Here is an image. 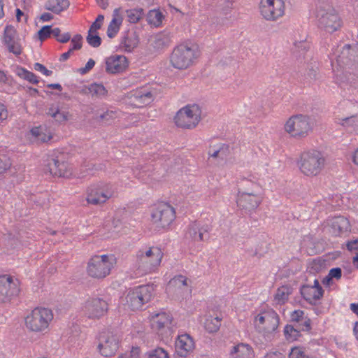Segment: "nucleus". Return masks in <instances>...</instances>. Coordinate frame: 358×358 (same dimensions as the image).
<instances>
[{
	"label": "nucleus",
	"mask_w": 358,
	"mask_h": 358,
	"mask_svg": "<svg viewBox=\"0 0 358 358\" xmlns=\"http://www.w3.org/2000/svg\"><path fill=\"white\" fill-rule=\"evenodd\" d=\"M164 254L158 247H143L136 252L134 266L137 274L145 275L155 271L161 264Z\"/></svg>",
	"instance_id": "obj_1"
},
{
	"label": "nucleus",
	"mask_w": 358,
	"mask_h": 358,
	"mask_svg": "<svg viewBox=\"0 0 358 358\" xmlns=\"http://www.w3.org/2000/svg\"><path fill=\"white\" fill-rule=\"evenodd\" d=\"M242 186L237 193V206L245 212L253 211L263 199L261 187L257 183L248 180H243Z\"/></svg>",
	"instance_id": "obj_2"
},
{
	"label": "nucleus",
	"mask_w": 358,
	"mask_h": 358,
	"mask_svg": "<svg viewBox=\"0 0 358 358\" xmlns=\"http://www.w3.org/2000/svg\"><path fill=\"white\" fill-rule=\"evenodd\" d=\"M200 55L199 47L193 43H181L177 45L170 56L171 66L183 70L192 66Z\"/></svg>",
	"instance_id": "obj_3"
},
{
	"label": "nucleus",
	"mask_w": 358,
	"mask_h": 358,
	"mask_svg": "<svg viewBox=\"0 0 358 358\" xmlns=\"http://www.w3.org/2000/svg\"><path fill=\"white\" fill-rule=\"evenodd\" d=\"M326 162V158L321 152L312 150L301 155L297 165L304 176L314 177L320 174L325 167Z\"/></svg>",
	"instance_id": "obj_4"
},
{
	"label": "nucleus",
	"mask_w": 358,
	"mask_h": 358,
	"mask_svg": "<svg viewBox=\"0 0 358 358\" xmlns=\"http://www.w3.org/2000/svg\"><path fill=\"white\" fill-rule=\"evenodd\" d=\"M316 17L318 27L325 31L333 33L341 28L342 22L336 10L329 4L317 5Z\"/></svg>",
	"instance_id": "obj_5"
},
{
	"label": "nucleus",
	"mask_w": 358,
	"mask_h": 358,
	"mask_svg": "<svg viewBox=\"0 0 358 358\" xmlns=\"http://www.w3.org/2000/svg\"><path fill=\"white\" fill-rule=\"evenodd\" d=\"M115 264L116 259L113 255H94L87 263V272L93 278H104L110 273Z\"/></svg>",
	"instance_id": "obj_6"
},
{
	"label": "nucleus",
	"mask_w": 358,
	"mask_h": 358,
	"mask_svg": "<svg viewBox=\"0 0 358 358\" xmlns=\"http://www.w3.org/2000/svg\"><path fill=\"white\" fill-rule=\"evenodd\" d=\"M52 319L50 309L36 308L25 317V325L31 331L42 332L48 329Z\"/></svg>",
	"instance_id": "obj_7"
},
{
	"label": "nucleus",
	"mask_w": 358,
	"mask_h": 358,
	"mask_svg": "<svg viewBox=\"0 0 358 358\" xmlns=\"http://www.w3.org/2000/svg\"><path fill=\"white\" fill-rule=\"evenodd\" d=\"M201 115V110L198 105H187L177 112L174 121L178 127L192 129L198 125Z\"/></svg>",
	"instance_id": "obj_8"
},
{
	"label": "nucleus",
	"mask_w": 358,
	"mask_h": 358,
	"mask_svg": "<svg viewBox=\"0 0 358 358\" xmlns=\"http://www.w3.org/2000/svg\"><path fill=\"white\" fill-rule=\"evenodd\" d=\"M284 129L292 137L303 138L312 130L313 123L309 116L299 114L290 117L285 124Z\"/></svg>",
	"instance_id": "obj_9"
},
{
	"label": "nucleus",
	"mask_w": 358,
	"mask_h": 358,
	"mask_svg": "<svg viewBox=\"0 0 358 358\" xmlns=\"http://www.w3.org/2000/svg\"><path fill=\"white\" fill-rule=\"evenodd\" d=\"M86 195V201L88 204L98 206L105 203L113 197L115 190L110 184H94L87 189Z\"/></svg>",
	"instance_id": "obj_10"
},
{
	"label": "nucleus",
	"mask_w": 358,
	"mask_h": 358,
	"mask_svg": "<svg viewBox=\"0 0 358 358\" xmlns=\"http://www.w3.org/2000/svg\"><path fill=\"white\" fill-rule=\"evenodd\" d=\"M152 292L153 287L148 285L138 286L129 290L126 296L128 306L133 310L141 308L143 304L150 301Z\"/></svg>",
	"instance_id": "obj_11"
},
{
	"label": "nucleus",
	"mask_w": 358,
	"mask_h": 358,
	"mask_svg": "<svg viewBox=\"0 0 358 358\" xmlns=\"http://www.w3.org/2000/svg\"><path fill=\"white\" fill-rule=\"evenodd\" d=\"M259 10L264 20L275 22L285 15V3L283 0H261Z\"/></svg>",
	"instance_id": "obj_12"
},
{
	"label": "nucleus",
	"mask_w": 358,
	"mask_h": 358,
	"mask_svg": "<svg viewBox=\"0 0 358 358\" xmlns=\"http://www.w3.org/2000/svg\"><path fill=\"white\" fill-rule=\"evenodd\" d=\"M255 328L258 331L264 334L275 332L280 323V317L278 313L273 309L258 314L254 320Z\"/></svg>",
	"instance_id": "obj_13"
},
{
	"label": "nucleus",
	"mask_w": 358,
	"mask_h": 358,
	"mask_svg": "<svg viewBox=\"0 0 358 358\" xmlns=\"http://www.w3.org/2000/svg\"><path fill=\"white\" fill-rule=\"evenodd\" d=\"M2 48L15 57H19L23 52L22 40L16 30L12 25H6L1 36Z\"/></svg>",
	"instance_id": "obj_14"
},
{
	"label": "nucleus",
	"mask_w": 358,
	"mask_h": 358,
	"mask_svg": "<svg viewBox=\"0 0 358 358\" xmlns=\"http://www.w3.org/2000/svg\"><path fill=\"white\" fill-rule=\"evenodd\" d=\"M120 338L117 334L110 331H102L98 338L97 349L104 357L114 355L119 348Z\"/></svg>",
	"instance_id": "obj_15"
},
{
	"label": "nucleus",
	"mask_w": 358,
	"mask_h": 358,
	"mask_svg": "<svg viewBox=\"0 0 358 358\" xmlns=\"http://www.w3.org/2000/svg\"><path fill=\"white\" fill-rule=\"evenodd\" d=\"M151 217L152 221L157 227L165 228L175 220L176 212L169 203H162L153 210Z\"/></svg>",
	"instance_id": "obj_16"
},
{
	"label": "nucleus",
	"mask_w": 358,
	"mask_h": 358,
	"mask_svg": "<svg viewBox=\"0 0 358 358\" xmlns=\"http://www.w3.org/2000/svg\"><path fill=\"white\" fill-rule=\"evenodd\" d=\"M82 311L89 319H99L108 311V303L100 298H91L83 304Z\"/></svg>",
	"instance_id": "obj_17"
},
{
	"label": "nucleus",
	"mask_w": 358,
	"mask_h": 358,
	"mask_svg": "<svg viewBox=\"0 0 358 358\" xmlns=\"http://www.w3.org/2000/svg\"><path fill=\"white\" fill-rule=\"evenodd\" d=\"M211 230L212 227L210 224L195 221L187 227L185 238L188 242H202L206 240L205 234H208Z\"/></svg>",
	"instance_id": "obj_18"
},
{
	"label": "nucleus",
	"mask_w": 358,
	"mask_h": 358,
	"mask_svg": "<svg viewBox=\"0 0 358 358\" xmlns=\"http://www.w3.org/2000/svg\"><path fill=\"white\" fill-rule=\"evenodd\" d=\"M166 291L176 299L183 298L191 289L187 284V278L182 275L173 278L168 283Z\"/></svg>",
	"instance_id": "obj_19"
},
{
	"label": "nucleus",
	"mask_w": 358,
	"mask_h": 358,
	"mask_svg": "<svg viewBox=\"0 0 358 358\" xmlns=\"http://www.w3.org/2000/svg\"><path fill=\"white\" fill-rule=\"evenodd\" d=\"M176 358H187L195 348V343L189 334H183L178 336L175 343Z\"/></svg>",
	"instance_id": "obj_20"
},
{
	"label": "nucleus",
	"mask_w": 358,
	"mask_h": 358,
	"mask_svg": "<svg viewBox=\"0 0 358 358\" xmlns=\"http://www.w3.org/2000/svg\"><path fill=\"white\" fill-rule=\"evenodd\" d=\"M18 288L9 275L0 276V302H6L10 297L17 294Z\"/></svg>",
	"instance_id": "obj_21"
},
{
	"label": "nucleus",
	"mask_w": 358,
	"mask_h": 358,
	"mask_svg": "<svg viewBox=\"0 0 358 358\" xmlns=\"http://www.w3.org/2000/svg\"><path fill=\"white\" fill-rule=\"evenodd\" d=\"M303 298L310 303L320 299L324 294V289L320 285L319 280L315 279L313 285H304L300 289Z\"/></svg>",
	"instance_id": "obj_22"
},
{
	"label": "nucleus",
	"mask_w": 358,
	"mask_h": 358,
	"mask_svg": "<svg viewBox=\"0 0 358 358\" xmlns=\"http://www.w3.org/2000/svg\"><path fill=\"white\" fill-rule=\"evenodd\" d=\"M48 167L50 173L53 176L64 178H70L75 176L73 173L71 165L66 162H60L57 159H52V161L49 162Z\"/></svg>",
	"instance_id": "obj_23"
},
{
	"label": "nucleus",
	"mask_w": 358,
	"mask_h": 358,
	"mask_svg": "<svg viewBox=\"0 0 358 358\" xmlns=\"http://www.w3.org/2000/svg\"><path fill=\"white\" fill-rule=\"evenodd\" d=\"M336 60L341 66H347L352 62H358V45H345Z\"/></svg>",
	"instance_id": "obj_24"
},
{
	"label": "nucleus",
	"mask_w": 358,
	"mask_h": 358,
	"mask_svg": "<svg viewBox=\"0 0 358 358\" xmlns=\"http://www.w3.org/2000/svg\"><path fill=\"white\" fill-rule=\"evenodd\" d=\"M127 66V59L123 55H112L106 59V70L109 73L122 71Z\"/></svg>",
	"instance_id": "obj_25"
},
{
	"label": "nucleus",
	"mask_w": 358,
	"mask_h": 358,
	"mask_svg": "<svg viewBox=\"0 0 358 358\" xmlns=\"http://www.w3.org/2000/svg\"><path fill=\"white\" fill-rule=\"evenodd\" d=\"M172 320L173 317L169 313L164 312L156 313L151 317L152 328L159 331L166 329H171L173 327Z\"/></svg>",
	"instance_id": "obj_26"
},
{
	"label": "nucleus",
	"mask_w": 358,
	"mask_h": 358,
	"mask_svg": "<svg viewBox=\"0 0 358 358\" xmlns=\"http://www.w3.org/2000/svg\"><path fill=\"white\" fill-rule=\"evenodd\" d=\"M131 99L135 105L138 107H142L153 101L154 94L150 89L142 87L133 92Z\"/></svg>",
	"instance_id": "obj_27"
},
{
	"label": "nucleus",
	"mask_w": 358,
	"mask_h": 358,
	"mask_svg": "<svg viewBox=\"0 0 358 358\" xmlns=\"http://www.w3.org/2000/svg\"><path fill=\"white\" fill-rule=\"evenodd\" d=\"M330 232L335 236L347 231L350 227V223L347 218L343 216L333 217L330 220Z\"/></svg>",
	"instance_id": "obj_28"
},
{
	"label": "nucleus",
	"mask_w": 358,
	"mask_h": 358,
	"mask_svg": "<svg viewBox=\"0 0 358 358\" xmlns=\"http://www.w3.org/2000/svg\"><path fill=\"white\" fill-rule=\"evenodd\" d=\"M208 155L221 161L226 160L230 155V148L225 143H217L210 146Z\"/></svg>",
	"instance_id": "obj_29"
},
{
	"label": "nucleus",
	"mask_w": 358,
	"mask_h": 358,
	"mask_svg": "<svg viewBox=\"0 0 358 358\" xmlns=\"http://www.w3.org/2000/svg\"><path fill=\"white\" fill-rule=\"evenodd\" d=\"M30 134L39 143H47L52 138L51 131L45 125L34 127L30 129Z\"/></svg>",
	"instance_id": "obj_30"
},
{
	"label": "nucleus",
	"mask_w": 358,
	"mask_h": 358,
	"mask_svg": "<svg viewBox=\"0 0 358 358\" xmlns=\"http://www.w3.org/2000/svg\"><path fill=\"white\" fill-rule=\"evenodd\" d=\"M120 8L114 10L113 19L108 27L107 36L110 38L116 36L122 23V17L120 15Z\"/></svg>",
	"instance_id": "obj_31"
},
{
	"label": "nucleus",
	"mask_w": 358,
	"mask_h": 358,
	"mask_svg": "<svg viewBox=\"0 0 358 358\" xmlns=\"http://www.w3.org/2000/svg\"><path fill=\"white\" fill-rule=\"evenodd\" d=\"M69 0H48L45 3V8L55 14L66 10L69 6Z\"/></svg>",
	"instance_id": "obj_32"
},
{
	"label": "nucleus",
	"mask_w": 358,
	"mask_h": 358,
	"mask_svg": "<svg viewBox=\"0 0 358 358\" xmlns=\"http://www.w3.org/2000/svg\"><path fill=\"white\" fill-rule=\"evenodd\" d=\"M164 18L163 13L157 9L150 10L147 15L148 24L155 27H159L162 25Z\"/></svg>",
	"instance_id": "obj_33"
},
{
	"label": "nucleus",
	"mask_w": 358,
	"mask_h": 358,
	"mask_svg": "<svg viewBox=\"0 0 358 358\" xmlns=\"http://www.w3.org/2000/svg\"><path fill=\"white\" fill-rule=\"evenodd\" d=\"M221 325V318L218 316H208L204 322V327L209 333H214L218 331Z\"/></svg>",
	"instance_id": "obj_34"
},
{
	"label": "nucleus",
	"mask_w": 358,
	"mask_h": 358,
	"mask_svg": "<svg viewBox=\"0 0 358 358\" xmlns=\"http://www.w3.org/2000/svg\"><path fill=\"white\" fill-rule=\"evenodd\" d=\"M138 44V37L132 34H127L122 41V45L124 51L131 52Z\"/></svg>",
	"instance_id": "obj_35"
},
{
	"label": "nucleus",
	"mask_w": 358,
	"mask_h": 358,
	"mask_svg": "<svg viewBox=\"0 0 358 358\" xmlns=\"http://www.w3.org/2000/svg\"><path fill=\"white\" fill-rule=\"evenodd\" d=\"M290 294L291 292L288 287L282 286L277 289L274 299L278 303H285L288 300Z\"/></svg>",
	"instance_id": "obj_36"
},
{
	"label": "nucleus",
	"mask_w": 358,
	"mask_h": 358,
	"mask_svg": "<svg viewBox=\"0 0 358 358\" xmlns=\"http://www.w3.org/2000/svg\"><path fill=\"white\" fill-rule=\"evenodd\" d=\"M284 334L286 339L289 341H296L301 336L299 329L289 324H287L285 327Z\"/></svg>",
	"instance_id": "obj_37"
},
{
	"label": "nucleus",
	"mask_w": 358,
	"mask_h": 358,
	"mask_svg": "<svg viewBox=\"0 0 358 358\" xmlns=\"http://www.w3.org/2000/svg\"><path fill=\"white\" fill-rule=\"evenodd\" d=\"M251 351L252 348L249 345L241 343L233 347L231 350V355H237V357H243L245 353L249 355Z\"/></svg>",
	"instance_id": "obj_38"
},
{
	"label": "nucleus",
	"mask_w": 358,
	"mask_h": 358,
	"mask_svg": "<svg viewBox=\"0 0 358 358\" xmlns=\"http://www.w3.org/2000/svg\"><path fill=\"white\" fill-rule=\"evenodd\" d=\"M88 44L93 48H98L101 43V38L97 34V32L92 30L88 31V34L86 38Z\"/></svg>",
	"instance_id": "obj_39"
},
{
	"label": "nucleus",
	"mask_w": 358,
	"mask_h": 358,
	"mask_svg": "<svg viewBox=\"0 0 358 358\" xmlns=\"http://www.w3.org/2000/svg\"><path fill=\"white\" fill-rule=\"evenodd\" d=\"M107 91L101 84L92 83L90 85V96L101 97L106 95Z\"/></svg>",
	"instance_id": "obj_40"
},
{
	"label": "nucleus",
	"mask_w": 358,
	"mask_h": 358,
	"mask_svg": "<svg viewBox=\"0 0 358 358\" xmlns=\"http://www.w3.org/2000/svg\"><path fill=\"white\" fill-rule=\"evenodd\" d=\"M169 39L165 34H159L155 37V40L153 41L154 48L157 49H162L169 46Z\"/></svg>",
	"instance_id": "obj_41"
},
{
	"label": "nucleus",
	"mask_w": 358,
	"mask_h": 358,
	"mask_svg": "<svg viewBox=\"0 0 358 358\" xmlns=\"http://www.w3.org/2000/svg\"><path fill=\"white\" fill-rule=\"evenodd\" d=\"M48 114L58 122H65L68 120L69 113L66 112H61L58 108H50Z\"/></svg>",
	"instance_id": "obj_42"
},
{
	"label": "nucleus",
	"mask_w": 358,
	"mask_h": 358,
	"mask_svg": "<svg viewBox=\"0 0 358 358\" xmlns=\"http://www.w3.org/2000/svg\"><path fill=\"white\" fill-rule=\"evenodd\" d=\"M11 83V78L7 76L4 71L0 70V91L7 92Z\"/></svg>",
	"instance_id": "obj_43"
},
{
	"label": "nucleus",
	"mask_w": 358,
	"mask_h": 358,
	"mask_svg": "<svg viewBox=\"0 0 358 358\" xmlns=\"http://www.w3.org/2000/svg\"><path fill=\"white\" fill-rule=\"evenodd\" d=\"M342 276V271L341 268L336 267L330 269L328 275L324 278L323 283L324 284H329L330 281L332 279L335 278L336 280H339Z\"/></svg>",
	"instance_id": "obj_44"
},
{
	"label": "nucleus",
	"mask_w": 358,
	"mask_h": 358,
	"mask_svg": "<svg viewBox=\"0 0 358 358\" xmlns=\"http://www.w3.org/2000/svg\"><path fill=\"white\" fill-rule=\"evenodd\" d=\"M142 9H131L127 10V16L130 23L138 22L142 17Z\"/></svg>",
	"instance_id": "obj_45"
},
{
	"label": "nucleus",
	"mask_w": 358,
	"mask_h": 358,
	"mask_svg": "<svg viewBox=\"0 0 358 358\" xmlns=\"http://www.w3.org/2000/svg\"><path fill=\"white\" fill-rule=\"evenodd\" d=\"M52 36L56 38L58 42L65 43L69 41L71 39V34L69 32H65L64 34L61 33V30L58 27L53 28V34Z\"/></svg>",
	"instance_id": "obj_46"
},
{
	"label": "nucleus",
	"mask_w": 358,
	"mask_h": 358,
	"mask_svg": "<svg viewBox=\"0 0 358 358\" xmlns=\"http://www.w3.org/2000/svg\"><path fill=\"white\" fill-rule=\"evenodd\" d=\"M11 166V162L9 157L5 155L0 153V175L3 174Z\"/></svg>",
	"instance_id": "obj_47"
},
{
	"label": "nucleus",
	"mask_w": 358,
	"mask_h": 358,
	"mask_svg": "<svg viewBox=\"0 0 358 358\" xmlns=\"http://www.w3.org/2000/svg\"><path fill=\"white\" fill-rule=\"evenodd\" d=\"M53 34V29L50 25L43 26L38 31V36L40 41H43Z\"/></svg>",
	"instance_id": "obj_48"
},
{
	"label": "nucleus",
	"mask_w": 358,
	"mask_h": 358,
	"mask_svg": "<svg viewBox=\"0 0 358 358\" xmlns=\"http://www.w3.org/2000/svg\"><path fill=\"white\" fill-rule=\"evenodd\" d=\"M116 117L115 112L113 110H106L99 115V121L103 124H109Z\"/></svg>",
	"instance_id": "obj_49"
},
{
	"label": "nucleus",
	"mask_w": 358,
	"mask_h": 358,
	"mask_svg": "<svg viewBox=\"0 0 358 358\" xmlns=\"http://www.w3.org/2000/svg\"><path fill=\"white\" fill-rule=\"evenodd\" d=\"M148 358H169L168 352L162 348H157L148 352Z\"/></svg>",
	"instance_id": "obj_50"
},
{
	"label": "nucleus",
	"mask_w": 358,
	"mask_h": 358,
	"mask_svg": "<svg viewBox=\"0 0 358 358\" xmlns=\"http://www.w3.org/2000/svg\"><path fill=\"white\" fill-rule=\"evenodd\" d=\"M83 37L80 34H76L71 39V50H78L82 48Z\"/></svg>",
	"instance_id": "obj_51"
},
{
	"label": "nucleus",
	"mask_w": 358,
	"mask_h": 358,
	"mask_svg": "<svg viewBox=\"0 0 358 358\" xmlns=\"http://www.w3.org/2000/svg\"><path fill=\"white\" fill-rule=\"evenodd\" d=\"M310 323V320L308 317L305 316L303 320L298 323L296 327L299 329L300 331H309L311 329Z\"/></svg>",
	"instance_id": "obj_52"
},
{
	"label": "nucleus",
	"mask_w": 358,
	"mask_h": 358,
	"mask_svg": "<svg viewBox=\"0 0 358 358\" xmlns=\"http://www.w3.org/2000/svg\"><path fill=\"white\" fill-rule=\"evenodd\" d=\"M304 315L305 313L303 310H296L290 315L291 321L298 324L305 317Z\"/></svg>",
	"instance_id": "obj_53"
},
{
	"label": "nucleus",
	"mask_w": 358,
	"mask_h": 358,
	"mask_svg": "<svg viewBox=\"0 0 358 358\" xmlns=\"http://www.w3.org/2000/svg\"><path fill=\"white\" fill-rule=\"evenodd\" d=\"M103 19H104V17L103 15H99L97 16L96 20L90 26V28L89 30L97 31V30L101 28L103 21Z\"/></svg>",
	"instance_id": "obj_54"
},
{
	"label": "nucleus",
	"mask_w": 358,
	"mask_h": 358,
	"mask_svg": "<svg viewBox=\"0 0 358 358\" xmlns=\"http://www.w3.org/2000/svg\"><path fill=\"white\" fill-rule=\"evenodd\" d=\"M34 69L36 71H39L46 76H50L52 73V71L47 69L45 66H43V64H41L40 63H35L34 66Z\"/></svg>",
	"instance_id": "obj_55"
},
{
	"label": "nucleus",
	"mask_w": 358,
	"mask_h": 358,
	"mask_svg": "<svg viewBox=\"0 0 358 358\" xmlns=\"http://www.w3.org/2000/svg\"><path fill=\"white\" fill-rule=\"evenodd\" d=\"M95 65V62L94 59H90L87 64H85V66L83 67V68H80L79 69V72L81 73V74H85L87 73V72H89Z\"/></svg>",
	"instance_id": "obj_56"
},
{
	"label": "nucleus",
	"mask_w": 358,
	"mask_h": 358,
	"mask_svg": "<svg viewBox=\"0 0 358 358\" xmlns=\"http://www.w3.org/2000/svg\"><path fill=\"white\" fill-rule=\"evenodd\" d=\"M303 352L300 348L295 347L292 348L289 354V358H301L303 356Z\"/></svg>",
	"instance_id": "obj_57"
},
{
	"label": "nucleus",
	"mask_w": 358,
	"mask_h": 358,
	"mask_svg": "<svg viewBox=\"0 0 358 358\" xmlns=\"http://www.w3.org/2000/svg\"><path fill=\"white\" fill-rule=\"evenodd\" d=\"M24 80L33 84H37L39 82L37 78V76L34 73L29 71L26 75Z\"/></svg>",
	"instance_id": "obj_58"
},
{
	"label": "nucleus",
	"mask_w": 358,
	"mask_h": 358,
	"mask_svg": "<svg viewBox=\"0 0 358 358\" xmlns=\"http://www.w3.org/2000/svg\"><path fill=\"white\" fill-rule=\"evenodd\" d=\"M77 92L80 94L90 96V85L78 87Z\"/></svg>",
	"instance_id": "obj_59"
},
{
	"label": "nucleus",
	"mask_w": 358,
	"mask_h": 358,
	"mask_svg": "<svg viewBox=\"0 0 358 358\" xmlns=\"http://www.w3.org/2000/svg\"><path fill=\"white\" fill-rule=\"evenodd\" d=\"M8 117V110L6 107L0 103V122L6 120Z\"/></svg>",
	"instance_id": "obj_60"
},
{
	"label": "nucleus",
	"mask_w": 358,
	"mask_h": 358,
	"mask_svg": "<svg viewBox=\"0 0 358 358\" xmlns=\"http://www.w3.org/2000/svg\"><path fill=\"white\" fill-rule=\"evenodd\" d=\"M347 248L350 251L358 250V240L348 242L347 243Z\"/></svg>",
	"instance_id": "obj_61"
},
{
	"label": "nucleus",
	"mask_w": 358,
	"mask_h": 358,
	"mask_svg": "<svg viewBox=\"0 0 358 358\" xmlns=\"http://www.w3.org/2000/svg\"><path fill=\"white\" fill-rule=\"evenodd\" d=\"M354 123H355V117H353V116L343 119L342 122H341L342 125H343V126L353 125Z\"/></svg>",
	"instance_id": "obj_62"
},
{
	"label": "nucleus",
	"mask_w": 358,
	"mask_h": 358,
	"mask_svg": "<svg viewBox=\"0 0 358 358\" xmlns=\"http://www.w3.org/2000/svg\"><path fill=\"white\" fill-rule=\"evenodd\" d=\"M28 71L22 67H18L16 70L17 75L21 78L24 79Z\"/></svg>",
	"instance_id": "obj_63"
},
{
	"label": "nucleus",
	"mask_w": 358,
	"mask_h": 358,
	"mask_svg": "<svg viewBox=\"0 0 358 358\" xmlns=\"http://www.w3.org/2000/svg\"><path fill=\"white\" fill-rule=\"evenodd\" d=\"M40 19L43 22H48L53 19V15L50 13H44L41 15Z\"/></svg>",
	"instance_id": "obj_64"
}]
</instances>
